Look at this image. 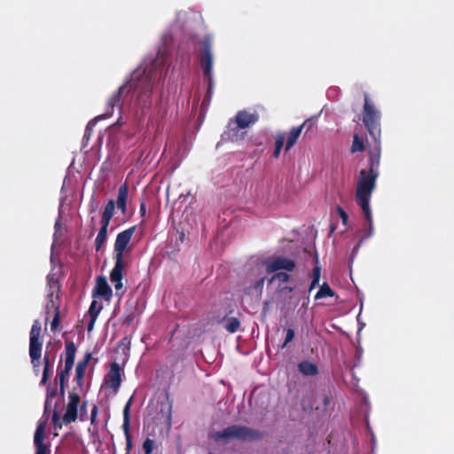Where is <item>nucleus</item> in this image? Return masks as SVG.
<instances>
[{
    "label": "nucleus",
    "mask_w": 454,
    "mask_h": 454,
    "mask_svg": "<svg viewBox=\"0 0 454 454\" xmlns=\"http://www.w3.org/2000/svg\"><path fill=\"white\" fill-rule=\"evenodd\" d=\"M242 129L233 121L232 120L229 121L226 129L222 134L223 141L229 142H238L243 139L244 132L240 131Z\"/></svg>",
    "instance_id": "obj_15"
},
{
    "label": "nucleus",
    "mask_w": 454,
    "mask_h": 454,
    "mask_svg": "<svg viewBox=\"0 0 454 454\" xmlns=\"http://www.w3.org/2000/svg\"><path fill=\"white\" fill-rule=\"evenodd\" d=\"M299 372L305 376H315L318 373L316 364L309 361H302L298 364Z\"/></svg>",
    "instance_id": "obj_21"
},
{
    "label": "nucleus",
    "mask_w": 454,
    "mask_h": 454,
    "mask_svg": "<svg viewBox=\"0 0 454 454\" xmlns=\"http://www.w3.org/2000/svg\"><path fill=\"white\" fill-rule=\"evenodd\" d=\"M372 195H357L356 194V201L357 205L361 207L364 217H365V226L362 232L364 233L363 239H366L371 238L373 235L374 228H373V221H372V213L370 207V200Z\"/></svg>",
    "instance_id": "obj_8"
},
{
    "label": "nucleus",
    "mask_w": 454,
    "mask_h": 454,
    "mask_svg": "<svg viewBox=\"0 0 454 454\" xmlns=\"http://www.w3.org/2000/svg\"><path fill=\"white\" fill-rule=\"evenodd\" d=\"M102 309V306L98 303V301H93L89 309L90 316H93V317H98L100 310Z\"/></svg>",
    "instance_id": "obj_34"
},
{
    "label": "nucleus",
    "mask_w": 454,
    "mask_h": 454,
    "mask_svg": "<svg viewBox=\"0 0 454 454\" xmlns=\"http://www.w3.org/2000/svg\"><path fill=\"white\" fill-rule=\"evenodd\" d=\"M154 448V441L147 438L143 443V450L145 454H152Z\"/></svg>",
    "instance_id": "obj_35"
},
{
    "label": "nucleus",
    "mask_w": 454,
    "mask_h": 454,
    "mask_svg": "<svg viewBox=\"0 0 454 454\" xmlns=\"http://www.w3.org/2000/svg\"><path fill=\"white\" fill-rule=\"evenodd\" d=\"M294 267L295 264L293 260L281 256L276 257L272 261L266 262V270L269 273H272L280 270L293 271Z\"/></svg>",
    "instance_id": "obj_13"
},
{
    "label": "nucleus",
    "mask_w": 454,
    "mask_h": 454,
    "mask_svg": "<svg viewBox=\"0 0 454 454\" xmlns=\"http://www.w3.org/2000/svg\"><path fill=\"white\" fill-rule=\"evenodd\" d=\"M90 359V355L88 354L83 361H81L77 364L75 367V378L74 380L76 381L77 385L79 387H82L86 367L88 364L89 360Z\"/></svg>",
    "instance_id": "obj_20"
},
{
    "label": "nucleus",
    "mask_w": 454,
    "mask_h": 454,
    "mask_svg": "<svg viewBox=\"0 0 454 454\" xmlns=\"http://www.w3.org/2000/svg\"><path fill=\"white\" fill-rule=\"evenodd\" d=\"M90 322L88 324V331L89 332H90L93 329L94 324H95V322L97 320V317H93V316H90Z\"/></svg>",
    "instance_id": "obj_45"
},
{
    "label": "nucleus",
    "mask_w": 454,
    "mask_h": 454,
    "mask_svg": "<svg viewBox=\"0 0 454 454\" xmlns=\"http://www.w3.org/2000/svg\"><path fill=\"white\" fill-rule=\"evenodd\" d=\"M141 211L142 212H145V207L144 204L141 205Z\"/></svg>",
    "instance_id": "obj_50"
},
{
    "label": "nucleus",
    "mask_w": 454,
    "mask_h": 454,
    "mask_svg": "<svg viewBox=\"0 0 454 454\" xmlns=\"http://www.w3.org/2000/svg\"><path fill=\"white\" fill-rule=\"evenodd\" d=\"M294 338V331L291 328L286 330L285 341L282 344V348H286L288 343H290Z\"/></svg>",
    "instance_id": "obj_39"
},
{
    "label": "nucleus",
    "mask_w": 454,
    "mask_h": 454,
    "mask_svg": "<svg viewBox=\"0 0 454 454\" xmlns=\"http://www.w3.org/2000/svg\"><path fill=\"white\" fill-rule=\"evenodd\" d=\"M121 383V370L118 363L114 362L111 364V368L105 377V384L113 389L114 392H117Z\"/></svg>",
    "instance_id": "obj_11"
},
{
    "label": "nucleus",
    "mask_w": 454,
    "mask_h": 454,
    "mask_svg": "<svg viewBox=\"0 0 454 454\" xmlns=\"http://www.w3.org/2000/svg\"><path fill=\"white\" fill-rule=\"evenodd\" d=\"M115 203L113 200H110L103 211L100 223L109 224L114 212Z\"/></svg>",
    "instance_id": "obj_25"
},
{
    "label": "nucleus",
    "mask_w": 454,
    "mask_h": 454,
    "mask_svg": "<svg viewBox=\"0 0 454 454\" xmlns=\"http://www.w3.org/2000/svg\"><path fill=\"white\" fill-rule=\"evenodd\" d=\"M223 328L227 332H229L231 333H234L239 328L240 323H239V319L236 317H229V318H225L223 320Z\"/></svg>",
    "instance_id": "obj_28"
},
{
    "label": "nucleus",
    "mask_w": 454,
    "mask_h": 454,
    "mask_svg": "<svg viewBox=\"0 0 454 454\" xmlns=\"http://www.w3.org/2000/svg\"><path fill=\"white\" fill-rule=\"evenodd\" d=\"M132 448V441H131V436L129 434H127V436H126V449L128 451H129Z\"/></svg>",
    "instance_id": "obj_43"
},
{
    "label": "nucleus",
    "mask_w": 454,
    "mask_h": 454,
    "mask_svg": "<svg viewBox=\"0 0 454 454\" xmlns=\"http://www.w3.org/2000/svg\"><path fill=\"white\" fill-rule=\"evenodd\" d=\"M185 15H186V13L184 12H178L177 13V20H181Z\"/></svg>",
    "instance_id": "obj_48"
},
{
    "label": "nucleus",
    "mask_w": 454,
    "mask_h": 454,
    "mask_svg": "<svg viewBox=\"0 0 454 454\" xmlns=\"http://www.w3.org/2000/svg\"><path fill=\"white\" fill-rule=\"evenodd\" d=\"M338 210H339L340 216L342 220V223L345 224L348 221V216L347 213L340 207H339Z\"/></svg>",
    "instance_id": "obj_42"
},
{
    "label": "nucleus",
    "mask_w": 454,
    "mask_h": 454,
    "mask_svg": "<svg viewBox=\"0 0 454 454\" xmlns=\"http://www.w3.org/2000/svg\"><path fill=\"white\" fill-rule=\"evenodd\" d=\"M363 240H364V239H362V240H361V241H360V242H359V243H358V244L354 247V250H353V253H354V254H356V253L358 252V250H359V248H360V246H361V244H362Z\"/></svg>",
    "instance_id": "obj_46"
},
{
    "label": "nucleus",
    "mask_w": 454,
    "mask_h": 454,
    "mask_svg": "<svg viewBox=\"0 0 454 454\" xmlns=\"http://www.w3.org/2000/svg\"><path fill=\"white\" fill-rule=\"evenodd\" d=\"M55 311V317L52 320V323H51V329H53L55 327V325H57L59 324V310H54Z\"/></svg>",
    "instance_id": "obj_44"
},
{
    "label": "nucleus",
    "mask_w": 454,
    "mask_h": 454,
    "mask_svg": "<svg viewBox=\"0 0 454 454\" xmlns=\"http://www.w3.org/2000/svg\"><path fill=\"white\" fill-rule=\"evenodd\" d=\"M135 231V227L129 228L120 232L115 239L114 243V260L115 263L113 270L110 272V280L118 293L122 289L123 284V270L125 268V262L123 261V253L130 242V239Z\"/></svg>",
    "instance_id": "obj_4"
},
{
    "label": "nucleus",
    "mask_w": 454,
    "mask_h": 454,
    "mask_svg": "<svg viewBox=\"0 0 454 454\" xmlns=\"http://www.w3.org/2000/svg\"><path fill=\"white\" fill-rule=\"evenodd\" d=\"M334 295L333 291L331 289V287L328 286V284L324 283L318 292L317 293L315 299L320 300L326 297H333Z\"/></svg>",
    "instance_id": "obj_29"
},
{
    "label": "nucleus",
    "mask_w": 454,
    "mask_h": 454,
    "mask_svg": "<svg viewBox=\"0 0 454 454\" xmlns=\"http://www.w3.org/2000/svg\"><path fill=\"white\" fill-rule=\"evenodd\" d=\"M319 282H317V281H314L312 280L311 281V284H310V286H309V290H312L314 289L315 287H317L318 286Z\"/></svg>",
    "instance_id": "obj_47"
},
{
    "label": "nucleus",
    "mask_w": 454,
    "mask_h": 454,
    "mask_svg": "<svg viewBox=\"0 0 454 454\" xmlns=\"http://www.w3.org/2000/svg\"><path fill=\"white\" fill-rule=\"evenodd\" d=\"M331 403V399L328 395L325 394L317 395L315 396L313 406L317 411L324 412L327 411L329 405Z\"/></svg>",
    "instance_id": "obj_22"
},
{
    "label": "nucleus",
    "mask_w": 454,
    "mask_h": 454,
    "mask_svg": "<svg viewBox=\"0 0 454 454\" xmlns=\"http://www.w3.org/2000/svg\"><path fill=\"white\" fill-rule=\"evenodd\" d=\"M51 263H53V255L52 254L51 256Z\"/></svg>",
    "instance_id": "obj_52"
},
{
    "label": "nucleus",
    "mask_w": 454,
    "mask_h": 454,
    "mask_svg": "<svg viewBox=\"0 0 454 454\" xmlns=\"http://www.w3.org/2000/svg\"><path fill=\"white\" fill-rule=\"evenodd\" d=\"M310 123L309 126V129L315 124L316 122V120L315 119H309L307 121H305L302 125L299 126V127H294L289 134H288V137H287V141H286V151H289L294 145L295 143L297 142L301 131H302V129L303 127L307 124V123Z\"/></svg>",
    "instance_id": "obj_17"
},
{
    "label": "nucleus",
    "mask_w": 454,
    "mask_h": 454,
    "mask_svg": "<svg viewBox=\"0 0 454 454\" xmlns=\"http://www.w3.org/2000/svg\"><path fill=\"white\" fill-rule=\"evenodd\" d=\"M130 403L131 399L129 400V402L126 403L124 410H123V416H124V421H123V430L125 433V436H127V434H129V408H130Z\"/></svg>",
    "instance_id": "obj_30"
},
{
    "label": "nucleus",
    "mask_w": 454,
    "mask_h": 454,
    "mask_svg": "<svg viewBox=\"0 0 454 454\" xmlns=\"http://www.w3.org/2000/svg\"><path fill=\"white\" fill-rule=\"evenodd\" d=\"M258 120L259 116L255 112L239 111L232 121H235L240 129H245L256 123Z\"/></svg>",
    "instance_id": "obj_16"
},
{
    "label": "nucleus",
    "mask_w": 454,
    "mask_h": 454,
    "mask_svg": "<svg viewBox=\"0 0 454 454\" xmlns=\"http://www.w3.org/2000/svg\"><path fill=\"white\" fill-rule=\"evenodd\" d=\"M45 421H40L34 436V443L35 447V454H50V448L43 442L45 438Z\"/></svg>",
    "instance_id": "obj_12"
},
{
    "label": "nucleus",
    "mask_w": 454,
    "mask_h": 454,
    "mask_svg": "<svg viewBox=\"0 0 454 454\" xmlns=\"http://www.w3.org/2000/svg\"><path fill=\"white\" fill-rule=\"evenodd\" d=\"M167 423L168 426L171 425V414H170V411H168L167 413Z\"/></svg>",
    "instance_id": "obj_49"
},
{
    "label": "nucleus",
    "mask_w": 454,
    "mask_h": 454,
    "mask_svg": "<svg viewBox=\"0 0 454 454\" xmlns=\"http://www.w3.org/2000/svg\"><path fill=\"white\" fill-rule=\"evenodd\" d=\"M55 232H54V242L52 244L51 249H53L55 243L58 240V238L63 234V228L60 223V216L57 219L55 223Z\"/></svg>",
    "instance_id": "obj_33"
},
{
    "label": "nucleus",
    "mask_w": 454,
    "mask_h": 454,
    "mask_svg": "<svg viewBox=\"0 0 454 454\" xmlns=\"http://www.w3.org/2000/svg\"><path fill=\"white\" fill-rule=\"evenodd\" d=\"M171 34L165 33L162 37V45L160 47L157 58L147 63H142L130 75V78L118 90L114 92L107 101L106 113L90 121L85 129L83 139H89L92 129L98 120L110 117L114 114V109L118 106L121 109V98L132 93L134 107L137 111L140 110L144 114L151 108L153 105L152 92L153 88L160 83L166 77L167 70L165 63L168 58L167 47L172 43Z\"/></svg>",
    "instance_id": "obj_1"
},
{
    "label": "nucleus",
    "mask_w": 454,
    "mask_h": 454,
    "mask_svg": "<svg viewBox=\"0 0 454 454\" xmlns=\"http://www.w3.org/2000/svg\"><path fill=\"white\" fill-rule=\"evenodd\" d=\"M93 297H99L110 301L113 292L105 276H98L96 279V286L92 293Z\"/></svg>",
    "instance_id": "obj_14"
},
{
    "label": "nucleus",
    "mask_w": 454,
    "mask_h": 454,
    "mask_svg": "<svg viewBox=\"0 0 454 454\" xmlns=\"http://www.w3.org/2000/svg\"><path fill=\"white\" fill-rule=\"evenodd\" d=\"M75 358V347L73 343L66 346L65 368L72 370Z\"/></svg>",
    "instance_id": "obj_24"
},
{
    "label": "nucleus",
    "mask_w": 454,
    "mask_h": 454,
    "mask_svg": "<svg viewBox=\"0 0 454 454\" xmlns=\"http://www.w3.org/2000/svg\"><path fill=\"white\" fill-rule=\"evenodd\" d=\"M57 388H51L50 386H48L46 400L44 403V412H48L53 409L52 421L54 424H57L59 419V412L56 411V404H52V400L57 395Z\"/></svg>",
    "instance_id": "obj_18"
},
{
    "label": "nucleus",
    "mask_w": 454,
    "mask_h": 454,
    "mask_svg": "<svg viewBox=\"0 0 454 454\" xmlns=\"http://www.w3.org/2000/svg\"><path fill=\"white\" fill-rule=\"evenodd\" d=\"M317 265L314 267L312 270V280L319 282L321 277V268L318 265L317 258L316 259Z\"/></svg>",
    "instance_id": "obj_38"
},
{
    "label": "nucleus",
    "mask_w": 454,
    "mask_h": 454,
    "mask_svg": "<svg viewBox=\"0 0 454 454\" xmlns=\"http://www.w3.org/2000/svg\"><path fill=\"white\" fill-rule=\"evenodd\" d=\"M108 225L109 224L101 223V228L95 240V247L97 251H98L101 248V247L103 246L106 239Z\"/></svg>",
    "instance_id": "obj_27"
},
{
    "label": "nucleus",
    "mask_w": 454,
    "mask_h": 454,
    "mask_svg": "<svg viewBox=\"0 0 454 454\" xmlns=\"http://www.w3.org/2000/svg\"><path fill=\"white\" fill-rule=\"evenodd\" d=\"M264 279V277L261 276L258 279L254 280L253 286L249 287V292L251 291L252 288H254L261 293L263 288Z\"/></svg>",
    "instance_id": "obj_37"
},
{
    "label": "nucleus",
    "mask_w": 454,
    "mask_h": 454,
    "mask_svg": "<svg viewBox=\"0 0 454 454\" xmlns=\"http://www.w3.org/2000/svg\"><path fill=\"white\" fill-rule=\"evenodd\" d=\"M59 290L60 286L59 283V279L56 277V274L53 273V270L47 276V304L46 309L48 311L51 309L58 310L59 306Z\"/></svg>",
    "instance_id": "obj_9"
},
{
    "label": "nucleus",
    "mask_w": 454,
    "mask_h": 454,
    "mask_svg": "<svg viewBox=\"0 0 454 454\" xmlns=\"http://www.w3.org/2000/svg\"><path fill=\"white\" fill-rule=\"evenodd\" d=\"M87 403L83 402L81 405L80 411H78V417L81 420H86L88 419L87 414V408H86Z\"/></svg>",
    "instance_id": "obj_40"
},
{
    "label": "nucleus",
    "mask_w": 454,
    "mask_h": 454,
    "mask_svg": "<svg viewBox=\"0 0 454 454\" xmlns=\"http://www.w3.org/2000/svg\"><path fill=\"white\" fill-rule=\"evenodd\" d=\"M95 210H96V206H91V209H90V211H91V212H93V211H95Z\"/></svg>",
    "instance_id": "obj_51"
},
{
    "label": "nucleus",
    "mask_w": 454,
    "mask_h": 454,
    "mask_svg": "<svg viewBox=\"0 0 454 454\" xmlns=\"http://www.w3.org/2000/svg\"><path fill=\"white\" fill-rule=\"evenodd\" d=\"M129 196V187L127 184L120 186L117 196V207L124 214L126 212L127 200Z\"/></svg>",
    "instance_id": "obj_19"
},
{
    "label": "nucleus",
    "mask_w": 454,
    "mask_h": 454,
    "mask_svg": "<svg viewBox=\"0 0 454 454\" xmlns=\"http://www.w3.org/2000/svg\"><path fill=\"white\" fill-rule=\"evenodd\" d=\"M212 42L213 37L210 35H205L201 41L197 36L189 35L187 38L182 41L178 49V53L181 55L183 60L185 59V60L189 62L191 52L197 51L199 44L202 45L203 51L200 57V62L204 79L207 82V90L202 106H205L210 100L215 85L213 73L214 58L211 50Z\"/></svg>",
    "instance_id": "obj_2"
},
{
    "label": "nucleus",
    "mask_w": 454,
    "mask_h": 454,
    "mask_svg": "<svg viewBox=\"0 0 454 454\" xmlns=\"http://www.w3.org/2000/svg\"><path fill=\"white\" fill-rule=\"evenodd\" d=\"M380 111L377 110L374 104L365 95L363 121L372 140L380 138Z\"/></svg>",
    "instance_id": "obj_6"
},
{
    "label": "nucleus",
    "mask_w": 454,
    "mask_h": 454,
    "mask_svg": "<svg viewBox=\"0 0 454 454\" xmlns=\"http://www.w3.org/2000/svg\"><path fill=\"white\" fill-rule=\"evenodd\" d=\"M43 364H44V366H43V377H42V380L40 382L41 385H45L47 383L50 372L53 369V362L51 361V359L47 354H45V356L43 357Z\"/></svg>",
    "instance_id": "obj_26"
},
{
    "label": "nucleus",
    "mask_w": 454,
    "mask_h": 454,
    "mask_svg": "<svg viewBox=\"0 0 454 454\" xmlns=\"http://www.w3.org/2000/svg\"><path fill=\"white\" fill-rule=\"evenodd\" d=\"M41 323L35 320L29 333V356L34 369L40 368L43 341L40 340Z\"/></svg>",
    "instance_id": "obj_7"
},
{
    "label": "nucleus",
    "mask_w": 454,
    "mask_h": 454,
    "mask_svg": "<svg viewBox=\"0 0 454 454\" xmlns=\"http://www.w3.org/2000/svg\"><path fill=\"white\" fill-rule=\"evenodd\" d=\"M374 145L370 150L369 170L362 169L356 184V194L372 195L376 186V179L379 176L380 164V138L373 140Z\"/></svg>",
    "instance_id": "obj_3"
},
{
    "label": "nucleus",
    "mask_w": 454,
    "mask_h": 454,
    "mask_svg": "<svg viewBox=\"0 0 454 454\" xmlns=\"http://www.w3.org/2000/svg\"><path fill=\"white\" fill-rule=\"evenodd\" d=\"M364 150V145L363 140L359 137L357 134H356L353 137V143L351 146V151L353 153L356 152H363Z\"/></svg>",
    "instance_id": "obj_31"
},
{
    "label": "nucleus",
    "mask_w": 454,
    "mask_h": 454,
    "mask_svg": "<svg viewBox=\"0 0 454 454\" xmlns=\"http://www.w3.org/2000/svg\"><path fill=\"white\" fill-rule=\"evenodd\" d=\"M261 436L258 431L249 427L233 425L227 427L222 431H210L209 437L216 442L228 443L232 440L251 441L259 439Z\"/></svg>",
    "instance_id": "obj_5"
},
{
    "label": "nucleus",
    "mask_w": 454,
    "mask_h": 454,
    "mask_svg": "<svg viewBox=\"0 0 454 454\" xmlns=\"http://www.w3.org/2000/svg\"><path fill=\"white\" fill-rule=\"evenodd\" d=\"M97 414H98V407L96 405H93L92 410H91V414H90L91 424H93L95 422Z\"/></svg>",
    "instance_id": "obj_41"
},
{
    "label": "nucleus",
    "mask_w": 454,
    "mask_h": 454,
    "mask_svg": "<svg viewBox=\"0 0 454 454\" xmlns=\"http://www.w3.org/2000/svg\"><path fill=\"white\" fill-rule=\"evenodd\" d=\"M81 399L78 394L74 392L69 393L68 395V403L67 405L66 412L63 416V421L66 424H69L74 422L78 418V406L80 404Z\"/></svg>",
    "instance_id": "obj_10"
},
{
    "label": "nucleus",
    "mask_w": 454,
    "mask_h": 454,
    "mask_svg": "<svg viewBox=\"0 0 454 454\" xmlns=\"http://www.w3.org/2000/svg\"><path fill=\"white\" fill-rule=\"evenodd\" d=\"M285 143V137L283 135H279L276 138L275 150L273 152V156L275 158H278L280 152L283 148Z\"/></svg>",
    "instance_id": "obj_32"
},
{
    "label": "nucleus",
    "mask_w": 454,
    "mask_h": 454,
    "mask_svg": "<svg viewBox=\"0 0 454 454\" xmlns=\"http://www.w3.org/2000/svg\"><path fill=\"white\" fill-rule=\"evenodd\" d=\"M34 370H35V373H38L39 368H36V369H34Z\"/></svg>",
    "instance_id": "obj_53"
},
{
    "label": "nucleus",
    "mask_w": 454,
    "mask_h": 454,
    "mask_svg": "<svg viewBox=\"0 0 454 454\" xmlns=\"http://www.w3.org/2000/svg\"><path fill=\"white\" fill-rule=\"evenodd\" d=\"M70 371L71 370L64 367L63 369H60L58 372L56 380L59 384V392H60L61 396H64V395H65V387L69 379Z\"/></svg>",
    "instance_id": "obj_23"
},
{
    "label": "nucleus",
    "mask_w": 454,
    "mask_h": 454,
    "mask_svg": "<svg viewBox=\"0 0 454 454\" xmlns=\"http://www.w3.org/2000/svg\"><path fill=\"white\" fill-rule=\"evenodd\" d=\"M274 280H278L281 283H286L289 280V275L286 272H278L276 273L271 278L270 282H273Z\"/></svg>",
    "instance_id": "obj_36"
}]
</instances>
